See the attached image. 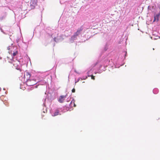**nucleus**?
I'll return each mask as SVG.
<instances>
[{
	"label": "nucleus",
	"instance_id": "f03ea898",
	"mask_svg": "<svg viewBox=\"0 0 160 160\" xmlns=\"http://www.w3.org/2000/svg\"><path fill=\"white\" fill-rule=\"evenodd\" d=\"M82 30L83 28L82 27H81L78 28L77 32L74 33L72 38L73 39L76 38L77 36L80 34L81 32L82 31Z\"/></svg>",
	"mask_w": 160,
	"mask_h": 160
},
{
	"label": "nucleus",
	"instance_id": "2eb2a0df",
	"mask_svg": "<svg viewBox=\"0 0 160 160\" xmlns=\"http://www.w3.org/2000/svg\"><path fill=\"white\" fill-rule=\"evenodd\" d=\"M153 50H154V48H153Z\"/></svg>",
	"mask_w": 160,
	"mask_h": 160
},
{
	"label": "nucleus",
	"instance_id": "9d476101",
	"mask_svg": "<svg viewBox=\"0 0 160 160\" xmlns=\"http://www.w3.org/2000/svg\"><path fill=\"white\" fill-rule=\"evenodd\" d=\"M26 75V76H28L29 78H30L31 76L30 73H29V72H27Z\"/></svg>",
	"mask_w": 160,
	"mask_h": 160
},
{
	"label": "nucleus",
	"instance_id": "f257e3e1",
	"mask_svg": "<svg viewBox=\"0 0 160 160\" xmlns=\"http://www.w3.org/2000/svg\"><path fill=\"white\" fill-rule=\"evenodd\" d=\"M36 82L34 80L28 79L26 82V84L27 86H32L35 84Z\"/></svg>",
	"mask_w": 160,
	"mask_h": 160
},
{
	"label": "nucleus",
	"instance_id": "423d86ee",
	"mask_svg": "<svg viewBox=\"0 0 160 160\" xmlns=\"http://www.w3.org/2000/svg\"><path fill=\"white\" fill-rule=\"evenodd\" d=\"M37 0H31L30 2L31 5L35 6L37 4Z\"/></svg>",
	"mask_w": 160,
	"mask_h": 160
},
{
	"label": "nucleus",
	"instance_id": "f8f14e48",
	"mask_svg": "<svg viewBox=\"0 0 160 160\" xmlns=\"http://www.w3.org/2000/svg\"><path fill=\"white\" fill-rule=\"evenodd\" d=\"M72 101L71 102V104H72Z\"/></svg>",
	"mask_w": 160,
	"mask_h": 160
},
{
	"label": "nucleus",
	"instance_id": "1a4fd4ad",
	"mask_svg": "<svg viewBox=\"0 0 160 160\" xmlns=\"http://www.w3.org/2000/svg\"><path fill=\"white\" fill-rule=\"evenodd\" d=\"M88 77H91V78L92 79H93V80H94L95 78H94V76L93 75H91L90 76H88Z\"/></svg>",
	"mask_w": 160,
	"mask_h": 160
},
{
	"label": "nucleus",
	"instance_id": "39448f33",
	"mask_svg": "<svg viewBox=\"0 0 160 160\" xmlns=\"http://www.w3.org/2000/svg\"><path fill=\"white\" fill-rule=\"evenodd\" d=\"M58 115H61V114L59 113V110L58 109H57L53 113V114L52 115V116L53 117H55Z\"/></svg>",
	"mask_w": 160,
	"mask_h": 160
},
{
	"label": "nucleus",
	"instance_id": "7ed1b4c3",
	"mask_svg": "<svg viewBox=\"0 0 160 160\" xmlns=\"http://www.w3.org/2000/svg\"><path fill=\"white\" fill-rule=\"evenodd\" d=\"M13 64L16 69L19 70L20 72H21L22 70L20 66V62L19 61H17V62H15Z\"/></svg>",
	"mask_w": 160,
	"mask_h": 160
},
{
	"label": "nucleus",
	"instance_id": "ddd939ff",
	"mask_svg": "<svg viewBox=\"0 0 160 160\" xmlns=\"http://www.w3.org/2000/svg\"><path fill=\"white\" fill-rule=\"evenodd\" d=\"M74 107H75L76 106V105H75V104L74 103Z\"/></svg>",
	"mask_w": 160,
	"mask_h": 160
},
{
	"label": "nucleus",
	"instance_id": "0eeeda50",
	"mask_svg": "<svg viewBox=\"0 0 160 160\" xmlns=\"http://www.w3.org/2000/svg\"><path fill=\"white\" fill-rule=\"evenodd\" d=\"M160 15V13L157 14L154 17V19L153 22H155L156 21H158L159 20V17Z\"/></svg>",
	"mask_w": 160,
	"mask_h": 160
},
{
	"label": "nucleus",
	"instance_id": "4468645a",
	"mask_svg": "<svg viewBox=\"0 0 160 160\" xmlns=\"http://www.w3.org/2000/svg\"><path fill=\"white\" fill-rule=\"evenodd\" d=\"M1 88L0 87V91L1 90Z\"/></svg>",
	"mask_w": 160,
	"mask_h": 160
},
{
	"label": "nucleus",
	"instance_id": "9b49d317",
	"mask_svg": "<svg viewBox=\"0 0 160 160\" xmlns=\"http://www.w3.org/2000/svg\"><path fill=\"white\" fill-rule=\"evenodd\" d=\"M75 92V88H73L72 90V92Z\"/></svg>",
	"mask_w": 160,
	"mask_h": 160
},
{
	"label": "nucleus",
	"instance_id": "6e6552de",
	"mask_svg": "<svg viewBox=\"0 0 160 160\" xmlns=\"http://www.w3.org/2000/svg\"><path fill=\"white\" fill-rule=\"evenodd\" d=\"M18 53V52L17 51H16L15 52H14L12 54V55L13 57L15 56Z\"/></svg>",
	"mask_w": 160,
	"mask_h": 160
},
{
	"label": "nucleus",
	"instance_id": "20e7f679",
	"mask_svg": "<svg viewBox=\"0 0 160 160\" xmlns=\"http://www.w3.org/2000/svg\"><path fill=\"white\" fill-rule=\"evenodd\" d=\"M66 98V96H61L59 98V101L60 103H62L64 102L65 98Z\"/></svg>",
	"mask_w": 160,
	"mask_h": 160
}]
</instances>
